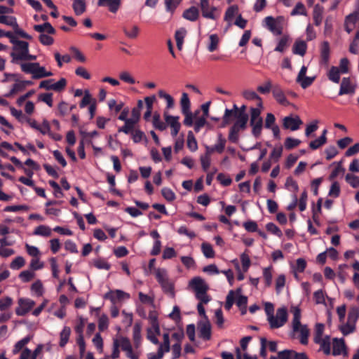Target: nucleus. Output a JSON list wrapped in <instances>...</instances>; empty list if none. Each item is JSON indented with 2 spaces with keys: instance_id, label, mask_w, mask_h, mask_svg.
<instances>
[{
  "instance_id": "obj_20",
  "label": "nucleus",
  "mask_w": 359,
  "mask_h": 359,
  "mask_svg": "<svg viewBox=\"0 0 359 359\" xmlns=\"http://www.w3.org/2000/svg\"><path fill=\"white\" fill-rule=\"evenodd\" d=\"M236 117L235 118L236 120L233 123V126L240 129L241 130H244L247 128V123L248 121V115L246 113H237Z\"/></svg>"
},
{
  "instance_id": "obj_62",
  "label": "nucleus",
  "mask_w": 359,
  "mask_h": 359,
  "mask_svg": "<svg viewBox=\"0 0 359 359\" xmlns=\"http://www.w3.org/2000/svg\"><path fill=\"white\" fill-rule=\"evenodd\" d=\"M288 39L287 36H283L278 41L277 46L275 48V51L283 53L287 46Z\"/></svg>"
},
{
  "instance_id": "obj_49",
  "label": "nucleus",
  "mask_w": 359,
  "mask_h": 359,
  "mask_svg": "<svg viewBox=\"0 0 359 359\" xmlns=\"http://www.w3.org/2000/svg\"><path fill=\"white\" fill-rule=\"evenodd\" d=\"M25 259L21 256H18V257H15L11 262V263L10 264V267L12 269L18 270L20 268H22L25 265Z\"/></svg>"
},
{
  "instance_id": "obj_21",
  "label": "nucleus",
  "mask_w": 359,
  "mask_h": 359,
  "mask_svg": "<svg viewBox=\"0 0 359 359\" xmlns=\"http://www.w3.org/2000/svg\"><path fill=\"white\" fill-rule=\"evenodd\" d=\"M125 297L128 298L129 294L119 290L115 292L110 291L104 294V298L109 299L113 304H115L117 300L123 299Z\"/></svg>"
},
{
  "instance_id": "obj_34",
  "label": "nucleus",
  "mask_w": 359,
  "mask_h": 359,
  "mask_svg": "<svg viewBox=\"0 0 359 359\" xmlns=\"http://www.w3.org/2000/svg\"><path fill=\"white\" fill-rule=\"evenodd\" d=\"M149 319L154 332L156 334H160V327L156 313L155 311H150L149 313Z\"/></svg>"
},
{
  "instance_id": "obj_16",
  "label": "nucleus",
  "mask_w": 359,
  "mask_h": 359,
  "mask_svg": "<svg viewBox=\"0 0 359 359\" xmlns=\"http://www.w3.org/2000/svg\"><path fill=\"white\" fill-rule=\"evenodd\" d=\"M121 4V0H99L97 5L99 6H108L109 11L116 13Z\"/></svg>"
},
{
  "instance_id": "obj_26",
  "label": "nucleus",
  "mask_w": 359,
  "mask_h": 359,
  "mask_svg": "<svg viewBox=\"0 0 359 359\" xmlns=\"http://www.w3.org/2000/svg\"><path fill=\"white\" fill-rule=\"evenodd\" d=\"M52 75L53 73L51 72H47L44 67L40 66L39 63H38V67H35L32 77L33 79H40L44 77L51 76Z\"/></svg>"
},
{
  "instance_id": "obj_43",
  "label": "nucleus",
  "mask_w": 359,
  "mask_h": 359,
  "mask_svg": "<svg viewBox=\"0 0 359 359\" xmlns=\"http://www.w3.org/2000/svg\"><path fill=\"white\" fill-rule=\"evenodd\" d=\"M0 23L12 27L13 29L17 27L16 18L13 16L0 15Z\"/></svg>"
},
{
  "instance_id": "obj_57",
  "label": "nucleus",
  "mask_w": 359,
  "mask_h": 359,
  "mask_svg": "<svg viewBox=\"0 0 359 359\" xmlns=\"http://www.w3.org/2000/svg\"><path fill=\"white\" fill-rule=\"evenodd\" d=\"M325 326L322 323H317L315 327V334L313 337V341L318 342L317 340L323 338Z\"/></svg>"
},
{
  "instance_id": "obj_45",
  "label": "nucleus",
  "mask_w": 359,
  "mask_h": 359,
  "mask_svg": "<svg viewBox=\"0 0 359 359\" xmlns=\"http://www.w3.org/2000/svg\"><path fill=\"white\" fill-rule=\"evenodd\" d=\"M201 250L204 256L207 258H212L215 256V252L212 245L207 243H203L201 245Z\"/></svg>"
},
{
  "instance_id": "obj_47",
  "label": "nucleus",
  "mask_w": 359,
  "mask_h": 359,
  "mask_svg": "<svg viewBox=\"0 0 359 359\" xmlns=\"http://www.w3.org/2000/svg\"><path fill=\"white\" fill-rule=\"evenodd\" d=\"M210 43L208 49L210 52H213L217 50L219 43V37L216 34H211L209 36Z\"/></svg>"
},
{
  "instance_id": "obj_8",
  "label": "nucleus",
  "mask_w": 359,
  "mask_h": 359,
  "mask_svg": "<svg viewBox=\"0 0 359 359\" xmlns=\"http://www.w3.org/2000/svg\"><path fill=\"white\" fill-rule=\"evenodd\" d=\"M19 306L15 309V313L19 316L27 314L35 305V302L29 299L20 298L18 300Z\"/></svg>"
},
{
  "instance_id": "obj_37",
  "label": "nucleus",
  "mask_w": 359,
  "mask_h": 359,
  "mask_svg": "<svg viewBox=\"0 0 359 359\" xmlns=\"http://www.w3.org/2000/svg\"><path fill=\"white\" fill-rule=\"evenodd\" d=\"M187 147L192 152H194L198 149V143H197V141H196L192 131L188 132Z\"/></svg>"
},
{
  "instance_id": "obj_5",
  "label": "nucleus",
  "mask_w": 359,
  "mask_h": 359,
  "mask_svg": "<svg viewBox=\"0 0 359 359\" xmlns=\"http://www.w3.org/2000/svg\"><path fill=\"white\" fill-rule=\"evenodd\" d=\"M29 52V43L25 41H17L13 46V51L10 55L12 57V63H18V60H23L25 55Z\"/></svg>"
},
{
  "instance_id": "obj_30",
  "label": "nucleus",
  "mask_w": 359,
  "mask_h": 359,
  "mask_svg": "<svg viewBox=\"0 0 359 359\" xmlns=\"http://www.w3.org/2000/svg\"><path fill=\"white\" fill-rule=\"evenodd\" d=\"M71 334V329L69 327L65 326L60 334V347H64L68 342Z\"/></svg>"
},
{
  "instance_id": "obj_48",
  "label": "nucleus",
  "mask_w": 359,
  "mask_h": 359,
  "mask_svg": "<svg viewBox=\"0 0 359 359\" xmlns=\"http://www.w3.org/2000/svg\"><path fill=\"white\" fill-rule=\"evenodd\" d=\"M313 299L316 304H325V294L323 290H318L313 293Z\"/></svg>"
},
{
  "instance_id": "obj_64",
  "label": "nucleus",
  "mask_w": 359,
  "mask_h": 359,
  "mask_svg": "<svg viewBox=\"0 0 359 359\" xmlns=\"http://www.w3.org/2000/svg\"><path fill=\"white\" fill-rule=\"evenodd\" d=\"M94 266L98 269L109 270L111 268V265L103 259H97L93 262Z\"/></svg>"
},
{
  "instance_id": "obj_24",
  "label": "nucleus",
  "mask_w": 359,
  "mask_h": 359,
  "mask_svg": "<svg viewBox=\"0 0 359 359\" xmlns=\"http://www.w3.org/2000/svg\"><path fill=\"white\" fill-rule=\"evenodd\" d=\"M306 43L302 40H297L292 47V53L295 55L304 56L306 53Z\"/></svg>"
},
{
  "instance_id": "obj_28",
  "label": "nucleus",
  "mask_w": 359,
  "mask_h": 359,
  "mask_svg": "<svg viewBox=\"0 0 359 359\" xmlns=\"http://www.w3.org/2000/svg\"><path fill=\"white\" fill-rule=\"evenodd\" d=\"M187 35V30L185 28H180L175 32V39L177 48L180 50L182 48L184 43V39Z\"/></svg>"
},
{
  "instance_id": "obj_46",
  "label": "nucleus",
  "mask_w": 359,
  "mask_h": 359,
  "mask_svg": "<svg viewBox=\"0 0 359 359\" xmlns=\"http://www.w3.org/2000/svg\"><path fill=\"white\" fill-rule=\"evenodd\" d=\"M359 318V309L358 307H352L348 313V322L355 324Z\"/></svg>"
},
{
  "instance_id": "obj_36",
  "label": "nucleus",
  "mask_w": 359,
  "mask_h": 359,
  "mask_svg": "<svg viewBox=\"0 0 359 359\" xmlns=\"http://www.w3.org/2000/svg\"><path fill=\"white\" fill-rule=\"evenodd\" d=\"M34 235L49 237L51 236V229L48 226L40 225L34 229Z\"/></svg>"
},
{
  "instance_id": "obj_13",
  "label": "nucleus",
  "mask_w": 359,
  "mask_h": 359,
  "mask_svg": "<svg viewBox=\"0 0 359 359\" xmlns=\"http://www.w3.org/2000/svg\"><path fill=\"white\" fill-rule=\"evenodd\" d=\"M320 65L327 66L330 60V48L328 41H323L320 46Z\"/></svg>"
},
{
  "instance_id": "obj_11",
  "label": "nucleus",
  "mask_w": 359,
  "mask_h": 359,
  "mask_svg": "<svg viewBox=\"0 0 359 359\" xmlns=\"http://www.w3.org/2000/svg\"><path fill=\"white\" fill-rule=\"evenodd\" d=\"M272 94L275 100L283 106L290 104V102L285 97V93L279 85H274L272 88Z\"/></svg>"
},
{
  "instance_id": "obj_55",
  "label": "nucleus",
  "mask_w": 359,
  "mask_h": 359,
  "mask_svg": "<svg viewBox=\"0 0 359 359\" xmlns=\"http://www.w3.org/2000/svg\"><path fill=\"white\" fill-rule=\"evenodd\" d=\"M158 96L161 98H163V99L165 100V101L167 102V107L168 108L173 107V106H174V100H173V98L172 97L171 95H170L169 94L166 93L164 90H160L158 91Z\"/></svg>"
},
{
  "instance_id": "obj_4",
  "label": "nucleus",
  "mask_w": 359,
  "mask_h": 359,
  "mask_svg": "<svg viewBox=\"0 0 359 359\" xmlns=\"http://www.w3.org/2000/svg\"><path fill=\"white\" fill-rule=\"evenodd\" d=\"M156 278L161 285L163 292L170 296L175 297L174 285L169 280L167 271L164 269H157L156 270Z\"/></svg>"
},
{
  "instance_id": "obj_31",
  "label": "nucleus",
  "mask_w": 359,
  "mask_h": 359,
  "mask_svg": "<svg viewBox=\"0 0 359 359\" xmlns=\"http://www.w3.org/2000/svg\"><path fill=\"white\" fill-rule=\"evenodd\" d=\"M252 126V135L257 138L261 135L262 130L263 127V119L259 118V120H256L253 121V123H250Z\"/></svg>"
},
{
  "instance_id": "obj_56",
  "label": "nucleus",
  "mask_w": 359,
  "mask_h": 359,
  "mask_svg": "<svg viewBox=\"0 0 359 359\" xmlns=\"http://www.w3.org/2000/svg\"><path fill=\"white\" fill-rule=\"evenodd\" d=\"M119 347H121V338L119 339H115L113 341V351L111 355L112 359H116L119 358L120 351Z\"/></svg>"
},
{
  "instance_id": "obj_17",
  "label": "nucleus",
  "mask_w": 359,
  "mask_h": 359,
  "mask_svg": "<svg viewBox=\"0 0 359 359\" xmlns=\"http://www.w3.org/2000/svg\"><path fill=\"white\" fill-rule=\"evenodd\" d=\"M199 337L204 340H209L211 337V325L208 320L198 325Z\"/></svg>"
},
{
  "instance_id": "obj_53",
  "label": "nucleus",
  "mask_w": 359,
  "mask_h": 359,
  "mask_svg": "<svg viewBox=\"0 0 359 359\" xmlns=\"http://www.w3.org/2000/svg\"><path fill=\"white\" fill-rule=\"evenodd\" d=\"M181 0H165V9L168 12L173 13L176 8L180 4Z\"/></svg>"
},
{
  "instance_id": "obj_50",
  "label": "nucleus",
  "mask_w": 359,
  "mask_h": 359,
  "mask_svg": "<svg viewBox=\"0 0 359 359\" xmlns=\"http://www.w3.org/2000/svg\"><path fill=\"white\" fill-rule=\"evenodd\" d=\"M152 122L154 127L161 131L166 128L165 124L161 120L160 115L158 114H154Z\"/></svg>"
},
{
  "instance_id": "obj_19",
  "label": "nucleus",
  "mask_w": 359,
  "mask_h": 359,
  "mask_svg": "<svg viewBox=\"0 0 359 359\" xmlns=\"http://www.w3.org/2000/svg\"><path fill=\"white\" fill-rule=\"evenodd\" d=\"M201 8L202 11V15L208 19H215L214 11L215 8L214 7L210 8L209 1L208 0H201Z\"/></svg>"
},
{
  "instance_id": "obj_59",
  "label": "nucleus",
  "mask_w": 359,
  "mask_h": 359,
  "mask_svg": "<svg viewBox=\"0 0 359 359\" xmlns=\"http://www.w3.org/2000/svg\"><path fill=\"white\" fill-rule=\"evenodd\" d=\"M266 229L268 231L278 237H281L283 235L281 230L273 222L266 224Z\"/></svg>"
},
{
  "instance_id": "obj_33",
  "label": "nucleus",
  "mask_w": 359,
  "mask_h": 359,
  "mask_svg": "<svg viewBox=\"0 0 359 359\" xmlns=\"http://www.w3.org/2000/svg\"><path fill=\"white\" fill-rule=\"evenodd\" d=\"M32 337L27 335L21 340L18 341L13 347V353L16 354L19 353L32 339Z\"/></svg>"
},
{
  "instance_id": "obj_52",
  "label": "nucleus",
  "mask_w": 359,
  "mask_h": 359,
  "mask_svg": "<svg viewBox=\"0 0 359 359\" xmlns=\"http://www.w3.org/2000/svg\"><path fill=\"white\" fill-rule=\"evenodd\" d=\"M345 180L347 183L350 184L351 187L353 188H358L359 187V177L352 175V174H347L345 177Z\"/></svg>"
},
{
  "instance_id": "obj_54",
  "label": "nucleus",
  "mask_w": 359,
  "mask_h": 359,
  "mask_svg": "<svg viewBox=\"0 0 359 359\" xmlns=\"http://www.w3.org/2000/svg\"><path fill=\"white\" fill-rule=\"evenodd\" d=\"M161 194L169 202L173 201L176 198L175 193L170 188L167 187L161 189Z\"/></svg>"
},
{
  "instance_id": "obj_27",
  "label": "nucleus",
  "mask_w": 359,
  "mask_h": 359,
  "mask_svg": "<svg viewBox=\"0 0 359 359\" xmlns=\"http://www.w3.org/2000/svg\"><path fill=\"white\" fill-rule=\"evenodd\" d=\"M34 29L39 33H43L46 32L49 34H55L56 32L55 29L48 22L41 25H35L34 26Z\"/></svg>"
},
{
  "instance_id": "obj_35",
  "label": "nucleus",
  "mask_w": 359,
  "mask_h": 359,
  "mask_svg": "<svg viewBox=\"0 0 359 359\" xmlns=\"http://www.w3.org/2000/svg\"><path fill=\"white\" fill-rule=\"evenodd\" d=\"M243 97L249 100H257L259 102L257 104L258 107H262V98L253 90H245L243 93Z\"/></svg>"
},
{
  "instance_id": "obj_40",
  "label": "nucleus",
  "mask_w": 359,
  "mask_h": 359,
  "mask_svg": "<svg viewBox=\"0 0 359 359\" xmlns=\"http://www.w3.org/2000/svg\"><path fill=\"white\" fill-rule=\"evenodd\" d=\"M240 131H241L240 129L232 126L229 130L228 140L232 143H234V144L238 143V140H239Z\"/></svg>"
},
{
  "instance_id": "obj_39",
  "label": "nucleus",
  "mask_w": 359,
  "mask_h": 359,
  "mask_svg": "<svg viewBox=\"0 0 359 359\" xmlns=\"http://www.w3.org/2000/svg\"><path fill=\"white\" fill-rule=\"evenodd\" d=\"M125 124L123 126L118 129V133H123L125 134L132 133L135 126V122L131 119L126 120L124 121Z\"/></svg>"
},
{
  "instance_id": "obj_7",
  "label": "nucleus",
  "mask_w": 359,
  "mask_h": 359,
  "mask_svg": "<svg viewBox=\"0 0 359 359\" xmlns=\"http://www.w3.org/2000/svg\"><path fill=\"white\" fill-rule=\"evenodd\" d=\"M303 123L299 116L290 115L283 119V127L286 130H297Z\"/></svg>"
},
{
  "instance_id": "obj_22",
  "label": "nucleus",
  "mask_w": 359,
  "mask_h": 359,
  "mask_svg": "<svg viewBox=\"0 0 359 359\" xmlns=\"http://www.w3.org/2000/svg\"><path fill=\"white\" fill-rule=\"evenodd\" d=\"M182 17L186 20L194 22L197 20L199 17V11L196 7L191 6L183 12Z\"/></svg>"
},
{
  "instance_id": "obj_2",
  "label": "nucleus",
  "mask_w": 359,
  "mask_h": 359,
  "mask_svg": "<svg viewBox=\"0 0 359 359\" xmlns=\"http://www.w3.org/2000/svg\"><path fill=\"white\" fill-rule=\"evenodd\" d=\"M292 312L293 313L292 327L294 332H300V342L303 345L308 344V339L309 335V330L306 325H302L300 322L301 310L299 307H292Z\"/></svg>"
},
{
  "instance_id": "obj_38",
  "label": "nucleus",
  "mask_w": 359,
  "mask_h": 359,
  "mask_svg": "<svg viewBox=\"0 0 359 359\" xmlns=\"http://www.w3.org/2000/svg\"><path fill=\"white\" fill-rule=\"evenodd\" d=\"M123 32L127 37L136 39L139 34L140 29L137 25H133L130 29L126 27H123Z\"/></svg>"
},
{
  "instance_id": "obj_63",
  "label": "nucleus",
  "mask_w": 359,
  "mask_h": 359,
  "mask_svg": "<svg viewBox=\"0 0 359 359\" xmlns=\"http://www.w3.org/2000/svg\"><path fill=\"white\" fill-rule=\"evenodd\" d=\"M109 325L108 317L103 314L102 315L98 320V329L100 332H103L107 329Z\"/></svg>"
},
{
  "instance_id": "obj_3",
  "label": "nucleus",
  "mask_w": 359,
  "mask_h": 359,
  "mask_svg": "<svg viewBox=\"0 0 359 359\" xmlns=\"http://www.w3.org/2000/svg\"><path fill=\"white\" fill-rule=\"evenodd\" d=\"M241 288H237L236 290H230L226 297V302L224 308L226 310L229 311L234 302L236 305L242 309L243 307H246L248 304V297L241 294Z\"/></svg>"
},
{
  "instance_id": "obj_10",
  "label": "nucleus",
  "mask_w": 359,
  "mask_h": 359,
  "mask_svg": "<svg viewBox=\"0 0 359 359\" xmlns=\"http://www.w3.org/2000/svg\"><path fill=\"white\" fill-rule=\"evenodd\" d=\"M241 112L245 113L243 110L239 109L236 104H234L231 109H226L220 128H225L231 122V117L236 118L237 116L236 114Z\"/></svg>"
},
{
  "instance_id": "obj_25",
  "label": "nucleus",
  "mask_w": 359,
  "mask_h": 359,
  "mask_svg": "<svg viewBox=\"0 0 359 359\" xmlns=\"http://www.w3.org/2000/svg\"><path fill=\"white\" fill-rule=\"evenodd\" d=\"M318 342H315L317 344L320 345V350L323 351V353L328 355L330 354V337L328 335H326L324 338L319 339L317 340Z\"/></svg>"
},
{
  "instance_id": "obj_60",
  "label": "nucleus",
  "mask_w": 359,
  "mask_h": 359,
  "mask_svg": "<svg viewBox=\"0 0 359 359\" xmlns=\"http://www.w3.org/2000/svg\"><path fill=\"white\" fill-rule=\"evenodd\" d=\"M238 8L236 5H233L227 8L224 15V20H231L238 12Z\"/></svg>"
},
{
  "instance_id": "obj_44",
  "label": "nucleus",
  "mask_w": 359,
  "mask_h": 359,
  "mask_svg": "<svg viewBox=\"0 0 359 359\" xmlns=\"http://www.w3.org/2000/svg\"><path fill=\"white\" fill-rule=\"evenodd\" d=\"M15 80L17 81V83L13 84L9 93L6 95L7 97L12 96L15 94H17L18 93L22 91L25 88L22 81H18V79L17 78Z\"/></svg>"
},
{
  "instance_id": "obj_32",
  "label": "nucleus",
  "mask_w": 359,
  "mask_h": 359,
  "mask_svg": "<svg viewBox=\"0 0 359 359\" xmlns=\"http://www.w3.org/2000/svg\"><path fill=\"white\" fill-rule=\"evenodd\" d=\"M74 11L76 15H81L86 11L85 0H74L72 5Z\"/></svg>"
},
{
  "instance_id": "obj_14",
  "label": "nucleus",
  "mask_w": 359,
  "mask_h": 359,
  "mask_svg": "<svg viewBox=\"0 0 359 359\" xmlns=\"http://www.w3.org/2000/svg\"><path fill=\"white\" fill-rule=\"evenodd\" d=\"M332 348V355H339L341 354L346 355V345L344 339L334 338Z\"/></svg>"
},
{
  "instance_id": "obj_58",
  "label": "nucleus",
  "mask_w": 359,
  "mask_h": 359,
  "mask_svg": "<svg viewBox=\"0 0 359 359\" xmlns=\"http://www.w3.org/2000/svg\"><path fill=\"white\" fill-rule=\"evenodd\" d=\"M300 143L301 141L298 139L287 137L285 141V147L287 149L290 150L297 147Z\"/></svg>"
},
{
  "instance_id": "obj_42",
  "label": "nucleus",
  "mask_w": 359,
  "mask_h": 359,
  "mask_svg": "<svg viewBox=\"0 0 359 359\" xmlns=\"http://www.w3.org/2000/svg\"><path fill=\"white\" fill-rule=\"evenodd\" d=\"M328 79L334 83H338L340 80V71L337 67H332L328 72Z\"/></svg>"
},
{
  "instance_id": "obj_12",
  "label": "nucleus",
  "mask_w": 359,
  "mask_h": 359,
  "mask_svg": "<svg viewBox=\"0 0 359 359\" xmlns=\"http://www.w3.org/2000/svg\"><path fill=\"white\" fill-rule=\"evenodd\" d=\"M267 28L276 35H281L283 33L282 26L276 22L272 16L266 17L264 19Z\"/></svg>"
},
{
  "instance_id": "obj_6",
  "label": "nucleus",
  "mask_w": 359,
  "mask_h": 359,
  "mask_svg": "<svg viewBox=\"0 0 359 359\" xmlns=\"http://www.w3.org/2000/svg\"><path fill=\"white\" fill-rule=\"evenodd\" d=\"M287 320V311L286 308H278L276 316L269 323L271 329H276L283 327Z\"/></svg>"
},
{
  "instance_id": "obj_23",
  "label": "nucleus",
  "mask_w": 359,
  "mask_h": 359,
  "mask_svg": "<svg viewBox=\"0 0 359 359\" xmlns=\"http://www.w3.org/2000/svg\"><path fill=\"white\" fill-rule=\"evenodd\" d=\"M327 130L326 129L323 130L321 135L318 139H316L309 143V147L313 150H316L324 145L327 142Z\"/></svg>"
},
{
  "instance_id": "obj_18",
  "label": "nucleus",
  "mask_w": 359,
  "mask_h": 359,
  "mask_svg": "<svg viewBox=\"0 0 359 359\" xmlns=\"http://www.w3.org/2000/svg\"><path fill=\"white\" fill-rule=\"evenodd\" d=\"M354 93L355 88L352 86L350 79L343 78L340 85L339 95H343L345 94H353Z\"/></svg>"
},
{
  "instance_id": "obj_61",
  "label": "nucleus",
  "mask_w": 359,
  "mask_h": 359,
  "mask_svg": "<svg viewBox=\"0 0 359 359\" xmlns=\"http://www.w3.org/2000/svg\"><path fill=\"white\" fill-rule=\"evenodd\" d=\"M292 15H306V11L304 5L299 2L296 4L295 7L291 12Z\"/></svg>"
},
{
  "instance_id": "obj_9",
  "label": "nucleus",
  "mask_w": 359,
  "mask_h": 359,
  "mask_svg": "<svg viewBox=\"0 0 359 359\" xmlns=\"http://www.w3.org/2000/svg\"><path fill=\"white\" fill-rule=\"evenodd\" d=\"M121 348L123 351L126 352V355L130 359H139V353H135L133 350L131 343L128 338L121 337Z\"/></svg>"
},
{
  "instance_id": "obj_41",
  "label": "nucleus",
  "mask_w": 359,
  "mask_h": 359,
  "mask_svg": "<svg viewBox=\"0 0 359 359\" xmlns=\"http://www.w3.org/2000/svg\"><path fill=\"white\" fill-rule=\"evenodd\" d=\"M180 104L182 108V113H187V111H190V100L187 93H183L182 94V97L180 100Z\"/></svg>"
},
{
  "instance_id": "obj_1",
  "label": "nucleus",
  "mask_w": 359,
  "mask_h": 359,
  "mask_svg": "<svg viewBox=\"0 0 359 359\" xmlns=\"http://www.w3.org/2000/svg\"><path fill=\"white\" fill-rule=\"evenodd\" d=\"M189 286L194 290L196 297L200 302L208 304L210 301L207 294L209 287L201 277L193 278L189 282Z\"/></svg>"
},
{
  "instance_id": "obj_51",
  "label": "nucleus",
  "mask_w": 359,
  "mask_h": 359,
  "mask_svg": "<svg viewBox=\"0 0 359 359\" xmlns=\"http://www.w3.org/2000/svg\"><path fill=\"white\" fill-rule=\"evenodd\" d=\"M35 67H38V62L22 63L20 65L21 69L23 72L31 74L32 75H33Z\"/></svg>"
},
{
  "instance_id": "obj_29",
  "label": "nucleus",
  "mask_w": 359,
  "mask_h": 359,
  "mask_svg": "<svg viewBox=\"0 0 359 359\" xmlns=\"http://www.w3.org/2000/svg\"><path fill=\"white\" fill-rule=\"evenodd\" d=\"M142 326L140 323H137L133 327V341L135 348H138L140 346L142 337H141Z\"/></svg>"
},
{
  "instance_id": "obj_15",
  "label": "nucleus",
  "mask_w": 359,
  "mask_h": 359,
  "mask_svg": "<svg viewBox=\"0 0 359 359\" xmlns=\"http://www.w3.org/2000/svg\"><path fill=\"white\" fill-rule=\"evenodd\" d=\"M166 123L171 127V135L176 137L180 130V123H179V117L166 115L165 117Z\"/></svg>"
}]
</instances>
